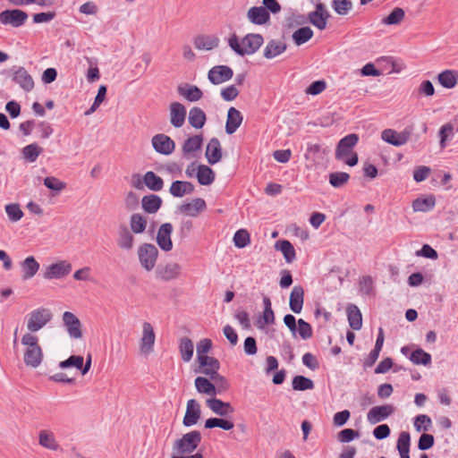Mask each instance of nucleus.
Segmentation results:
<instances>
[{
    "label": "nucleus",
    "mask_w": 458,
    "mask_h": 458,
    "mask_svg": "<svg viewBox=\"0 0 458 458\" xmlns=\"http://www.w3.org/2000/svg\"><path fill=\"white\" fill-rule=\"evenodd\" d=\"M264 43V38L259 33L246 34L239 41L236 34H233L228 39L231 49L241 56L255 54Z\"/></svg>",
    "instance_id": "1"
},
{
    "label": "nucleus",
    "mask_w": 458,
    "mask_h": 458,
    "mask_svg": "<svg viewBox=\"0 0 458 458\" xmlns=\"http://www.w3.org/2000/svg\"><path fill=\"white\" fill-rule=\"evenodd\" d=\"M21 344L26 346L23 360L26 366L38 368L43 360V352L38 344V338L30 333L21 338Z\"/></svg>",
    "instance_id": "2"
},
{
    "label": "nucleus",
    "mask_w": 458,
    "mask_h": 458,
    "mask_svg": "<svg viewBox=\"0 0 458 458\" xmlns=\"http://www.w3.org/2000/svg\"><path fill=\"white\" fill-rule=\"evenodd\" d=\"M202 439L198 430H192L184 434L181 438L174 441L173 451L176 454H191L197 449Z\"/></svg>",
    "instance_id": "3"
},
{
    "label": "nucleus",
    "mask_w": 458,
    "mask_h": 458,
    "mask_svg": "<svg viewBox=\"0 0 458 458\" xmlns=\"http://www.w3.org/2000/svg\"><path fill=\"white\" fill-rule=\"evenodd\" d=\"M413 130V125L406 126L402 131H396L393 129H385L381 132V139L394 147H401L409 141Z\"/></svg>",
    "instance_id": "4"
},
{
    "label": "nucleus",
    "mask_w": 458,
    "mask_h": 458,
    "mask_svg": "<svg viewBox=\"0 0 458 458\" xmlns=\"http://www.w3.org/2000/svg\"><path fill=\"white\" fill-rule=\"evenodd\" d=\"M52 313L48 309L38 308L28 315L27 328L30 332H38L43 328L51 319Z\"/></svg>",
    "instance_id": "5"
},
{
    "label": "nucleus",
    "mask_w": 458,
    "mask_h": 458,
    "mask_svg": "<svg viewBox=\"0 0 458 458\" xmlns=\"http://www.w3.org/2000/svg\"><path fill=\"white\" fill-rule=\"evenodd\" d=\"M72 268L69 261L60 260L47 266L43 272V277L47 280L63 279L71 273Z\"/></svg>",
    "instance_id": "6"
},
{
    "label": "nucleus",
    "mask_w": 458,
    "mask_h": 458,
    "mask_svg": "<svg viewBox=\"0 0 458 458\" xmlns=\"http://www.w3.org/2000/svg\"><path fill=\"white\" fill-rule=\"evenodd\" d=\"M154 150L161 155L169 156L175 149L174 140L165 133H157L151 139Z\"/></svg>",
    "instance_id": "7"
},
{
    "label": "nucleus",
    "mask_w": 458,
    "mask_h": 458,
    "mask_svg": "<svg viewBox=\"0 0 458 458\" xmlns=\"http://www.w3.org/2000/svg\"><path fill=\"white\" fill-rule=\"evenodd\" d=\"M11 77L24 91L30 92L34 88V81L28 71L21 66H13L11 69Z\"/></svg>",
    "instance_id": "8"
},
{
    "label": "nucleus",
    "mask_w": 458,
    "mask_h": 458,
    "mask_svg": "<svg viewBox=\"0 0 458 458\" xmlns=\"http://www.w3.org/2000/svg\"><path fill=\"white\" fill-rule=\"evenodd\" d=\"M28 19V14L20 9L4 10L0 13V23L10 24L14 28L21 27Z\"/></svg>",
    "instance_id": "9"
},
{
    "label": "nucleus",
    "mask_w": 458,
    "mask_h": 458,
    "mask_svg": "<svg viewBox=\"0 0 458 458\" xmlns=\"http://www.w3.org/2000/svg\"><path fill=\"white\" fill-rule=\"evenodd\" d=\"M359 137L355 133H351L342 138L335 149V158L344 160V157L352 154L353 147L358 143Z\"/></svg>",
    "instance_id": "10"
},
{
    "label": "nucleus",
    "mask_w": 458,
    "mask_h": 458,
    "mask_svg": "<svg viewBox=\"0 0 458 458\" xmlns=\"http://www.w3.org/2000/svg\"><path fill=\"white\" fill-rule=\"evenodd\" d=\"M233 76V71L227 65H216L212 67L208 73V81L214 85L228 81Z\"/></svg>",
    "instance_id": "11"
},
{
    "label": "nucleus",
    "mask_w": 458,
    "mask_h": 458,
    "mask_svg": "<svg viewBox=\"0 0 458 458\" xmlns=\"http://www.w3.org/2000/svg\"><path fill=\"white\" fill-rule=\"evenodd\" d=\"M310 22L320 30H323L327 27V20L330 18V14L327 10L326 6L322 3H316V9L309 13Z\"/></svg>",
    "instance_id": "12"
},
{
    "label": "nucleus",
    "mask_w": 458,
    "mask_h": 458,
    "mask_svg": "<svg viewBox=\"0 0 458 458\" xmlns=\"http://www.w3.org/2000/svg\"><path fill=\"white\" fill-rule=\"evenodd\" d=\"M199 369L196 372L201 373L211 378L218 373L220 369L219 360L212 356L198 357Z\"/></svg>",
    "instance_id": "13"
},
{
    "label": "nucleus",
    "mask_w": 458,
    "mask_h": 458,
    "mask_svg": "<svg viewBox=\"0 0 458 458\" xmlns=\"http://www.w3.org/2000/svg\"><path fill=\"white\" fill-rule=\"evenodd\" d=\"M63 321L72 338L79 339L82 336L81 321L73 313L65 311L63 315Z\"/></svg>",
    "instance_id": "14"
},
{
    "label": "nucleus",
    "mask_w": 458,
    "mask_h": 458,
    "mask_svg": "<svg viewBox=\"0 0 458 458\" xmlns=\"http://www.w3.org/2000/svg\"><path fill=\"white\" fill-rule=\"evenodd\" d=\"M394 412V407L391 404L375 406L369 411L367 420L370 424H376L385 420Z\"/></svg>",
    "instance_id": "15"
},
{
    "label": "nucleus",
    "mask_w": 458,
    "mask_h": 458,
    "mask_svg": "<svg viewBox=\"0 0 458 458\" xmlns=\"http://www.w3.org/2000/svg\"><path fill=\"white\" fill-rule=\"evenodd\" d=\"M173 233V225L171 223H165L160 225L157 235V242L161 250L169 251L173 249V242L171 234Z\"/></svg>",
    "instance_id": "16"
},
{
    "label": "nucleus",
    "mask_w": 458,
    "mask_h": 458,
    "mask_svg": "<svg viewBox=\"0 0 458 458\" xmlns=\"http://www.w3.org/2000/svg\"><path fill=\"white\" fill-rule=\"evenodd\" d=\"M170 123L174 128H181L186 118V107L179 102H173L169 106Z\"/></svg>",
    "instance_id": "17"
},
{
    "label": "nucleus",
    "mask_w": 458,
    "mask_h": 458,
    "mask_svg": "<svg viewBox=\"0 0 458 458\" xmlns=\"http://www.w3.org/2000/svg\"><path fill=\"white\" fill-rule=\"evenodd\" d=\"M200 406L195 399H191L187 402L186 412L182 420L185 427H191L195 425L200 418Z\"/></svg>",
    "instance_id": "18"
},
{
    "label": "nucleus",
    "mask_w": 458,
    "mask_h": 458,
    "mask_svg": "<svg viewBox=\"0 0 458 458\" xmlns=\"http://www.w3.org/2000/svg\"><path fill=\"white\" fill-rule=\"evenodd\" d=\"M247 19L252 24L264 25L269 22L270 14L263 6H253L248 10Z\"/></svg>",
    "instance_id": "19"
},
{
    "label": "nucleus",
    "mask_w": 458,
    "mask_h": 458,
    "mask_svg": "<svg viewBox=\"0 0 458 458\" xmlns=\"http://www.w3.org/2000/svg\"><path fill=\"white\" fill-rule=\"evenodd\" d=\"M206 208V202L203 199L196 198L190 203H184L178 207V211L189 216H197Z\"/></svg>",
    "instance_id": "20"
},
{
    "label": "nucleus",
    "mask_w": 458,
    "mask_h": 458,
    "mask_svg": "<svg viewBox=\"0 0 458 458\" xmlns=\"http://www.w3.org/2000/svg\"><path fill=\"white\" fill-rule=\"evenodd\" d=\"M181 267L177 263H170L165 266H159L156 270L157 278L170 281L180 275Z\"/></svg>",
    "instance_id": "21"
},
{
    "label": "nucleus",
    "mask_w": 458,
    "mask_h": 458,
    "mask_svg": "<svg viewBox=\"0 0 458 458\" xmlns=\"http://www.w3.org/2000/svg\"><path fill=\"white\" fill-rule=\"evenodd\" d=\"M207 405L214 413L219 416H227L234 412V409L230 403L223 402L217 398L208 399Z\"/></svg>",
    "instance_id": "22"
},
{
    "label": "nucleus",
    "mask_w": 458,
    "mask_h": 458,
    "mask_svg": "<svg viewBox=\"0 0 458 458\" xmlns=\"http://www.w3.org/2000/svg\"><path fill=\"white\" fill-rule=\"evenodd\" d=\"M206 157L208 164L215 165L222 158V148L217 138H212L208 143L206 149Z\"/></svg>",
    "instance_id": "23"
},
{
    "label": "nucleus",
    "mask_w": 458,
    "mask_h": 458,
    "mask_svg": "<svg viewBox=\"0 0 458 458\" xmlns=\"http://www.w3.org/2000/svg\"><path fill=\"white\" fill-rule=\"evenodd\" d=\"M304 301V290L301 285L293 286L289 300V306L293 312L301 313Z\"/></svg>",
    "instance_id": "24"
},
{
    "label": "nucleus",
    "mask_w": 458,
    "mask_h": 458,
    "mask_svg": "<svg viewBox=\"0 0 458 458\" xmlns=\"http://www.w3.org/2000/svg\"><path fill=\"white\" fill-rule=\"evenodd\" d=\"M286 44L280 39H271L264 48L263 55L267 59H273L286 50Z\"/></svg>",
    "instance_id": "25"
},
{
    "label": "nucleus",
    "mask_w": 458,
    "mask_h": 458,
    "mask_svg": "<svg viewBox=\"0 0 458 458\" xmlns=\"http://www.w3.org/2000/svg\"><path fill=\"white\" fill-rule=\"evenodd\" d=\"M242 115L235 107H230L227 112L225 131L227 134L234 133L242 122Z\"/></svg>",
    "instance_id": "26"
},
{
    "label": "nucleus",
    "mask_w": 458,
    "mask_h": 458,
    "mask_svg": "<svg viewBox=\"0 0 458 458\" xmlns=\"http://www.w3.org/2000/svg\"><path fill=\"white\" fill-rule=\"evenodd\" d=\"M40 265L33 256L27 257L21 262L22 279L29 280L32 278L39 270Z\"/></svg>",
    "instance_id": "27"
},
{
    "label": "nucleus",
    "mask_w": 458,
    "mask_h": 458,
    "mask_svg": "<svg viewBox=\"0 0 458 458\" xmlns=\"http://www.w3.org/2000/svg\"><path fill=\"white\" fill-rule=\"evenodd\" d=\"M194 189V185L191 182L174 181L170 186L169 192L174 197L182 198L186 194L192 193Z\"/></svg>",
    "instance_id": "28"
},
{
    "label": "nucleus",
    "mask_w": 458,
    "mask_h": 458,
    "mask_svg": "<svg viewBox=\"0 0 458 458\" xmlns=\"http://www.w3.org/2000/svg\"><path fill=\"white\" fill-rule=\"evenodd\" d=\"M134 237L126 225H121L118 231L117 245L123 250H131Z\"/></svg>",
    "instance_id": "29"
},
{
    "label": "nucleus",
    "mask_w": 458,
    "mask_h": 458,
    "mask_svg": "<svg viewBox=\"0 0 458 458\" xmlns=\"http://www.w3.org/2000/svg\"><path fill=\"white\" fill-rule=\"evenodd\" d=\"M439 84L445 89H454L458 82V72L445 70L437 75Z\"/></svg>",
    "instance_id": "30"
},
{
    "label": "nucleus",
    "mask_w": 458,
    "mask_h": 458,
    "mask_svg": "<svg viewBox=\"0 0 458 458\" xmlns=\"http://www.w3.org/2000/svg\"><path fill=\"white\" fill-rule=\"evenodd\" d=\"M346 311L349 326L353 330H360L362 327V316L359 308L354 304H349Z\"/></svg>",
    "instance_id": "31"
},
{
    "label": "nucleus",
    "mask_w": 458,
    "mask_h": 458,
    "mask_svg": "<svg viewBox=\"0 0 458 458\" xmlns=\"http://www.w3.org/2000/svg\"><path fill=\"white\" fill-rule=\"evenodd\" d=\"M189 123L195 129H201L207 121L205 112L198 106L192 107L189 112Z\"/></svg>",
    "instance_id": "32"
},
{
    "label": "nucleus",
    "mask_w": 458,
    "mask_h": 458,
    "mask_svg": "<svg viewBox=\"0 0 458 458\" xmlns=\"http://www.w3.org/2000/svg\"><path fill=\"white\" fill-rule=\"evenodd\" d=\"M219 44V39L215 36L200 35L195 38L194 46L199 50H212Z\"/></svg>",
    "instance_id": "33"
},
{
    "label": "nucleus",
    "mask_w": 458,
    "mask_h": 458,
    "mask_svg": "<svg viewBox=\"0 0 458 458\" xmlns=\"http://www.w3.org/2000/svg\"><path fill=\"white\" fill-rule=\"evenodd\" d=\"M178 93L184 97L190 102H196L203 97L202 90L195 85H188L187 87L179 86Z\"/></svg>",
    "instance_id": "34"
},
{
    "label": "nucleus",
    "mask_w": 458,
    "mask_h": 458,
    "mask_svg": "<svg viewBox=\"0 0 458 458\" xmlns=\"http://www.w3.org/2000/svg\"><path fill=\"white\" fill-rule=\"evenodd\" d=\"M203 138L201 135L189 137L182 144V153L185 157L201 148Z\"/></svg>",
    "instance_id": "35"
},
{
    "label": "nucleus",
    "mask_w": 458,
    "mask_h": 458,
    "mask_svg": "<svg viewBox=\"0 0 458 458\" xmlns=\"http://www.w3.org/2000/svg\"><path fill=\"white\" fill-rule=\"evenodd\" d=\"M197 179L200 185H210L215 181V173L209 166L199 165L197 168Z\"/></svg>",
    "instance_id": "36"
},
{
    "label": "nucleus",
    "mask_w": 458,
    "mask_h": 458,
    "mask_svg": "<svg viewBox=\"0 0 458 458\" xmlns=\"http://www.w3.org/2000/svg\"><path fill=\"white\" fill-rule=\"evenodd\" d=\"M276 249L280 250L285 261L287 263H292L296 258V252L293 246V244L287 240H280L276 242Z\"/></svg>",
    "instance_id": "37"
},
{
    "label": "nucleus",
    "mask_w": 458,
    "mask_h": 458,
    "mask_svg": "<svg viewBox=\"0 0 458 458\" xmlns=\"http://www.w3.org/2000/svg\"><path fill=\"white\" fill-rule=\"evenodd\" d=\"M195 387L199 394L209 395L216 394V386L209 381L207 377H198L195 378Z\"/></svg>",
    "instance_id": "38"
},
{
    "label": "nucleus",
    "mask_w": 458,
    "mask_h": 458,
    "mask_svg": "<svg viewBox=\"0 0 458 458\" xmlns=\"http://www.w3.org/2000/svg\"><path fill=\"white\" fill-rule=\"evenodd\" d=\"M38 443L43 447L55 451L59 448V445L57 444L53 432L48 430H41L38 434Z\"/></svg>",
    "instance_id": "39"
},
{
    "label": "nucleus",
    "mask_w": 458,
    "mask_h": 458,
    "mask_svg": "<svg viewBox=\"0 0 458 458\" xmlns=\"http://www.w3.org/2000/svg\"><path fill=\"white\" fill-rule=\"evenodd\" d=\"M179 351L184 362H189L193 356L194 345L189 337H182L179 342Z\"/></svg>",
    "instance_id": "40"
},
{
    "label": "nucleus",
    "mask_w": 458,
    "mask_h": 458,
    "mask_svg": "<svg viewBox=\"0 0 458 458\" xmlns=\"http://www.w3.org/2000/svg\"><path fill=\"white\" fill-rule=\"evenodd\" d=\"M436 199L434 196L418 198L412 202V208L415 212H428L434 208Z\"/></svg>",
    "instance_id": "41"
},
{
    "label": "nucleus",
    "mask_w": 458,
    "mask_h": 458,
    "mask_svg": "<svg viewBox=\"0 0 458 458\" xmlns=\"http://www.w3.org/2000/svg\"><path fill=\"white\" fill-rule=\"evenodd\" d=\"M404 17V10L401 7H394L387 16L381 20V23L387 26L399 25Z\"/></svg>",
    "instance_id": "42"
},
{
    "label": "nucleus",
    "mask_w": 458,
    "mask_h": 458,
    "mask_svg": "<svg viewBox=\"0 0 458 458\" xmlns=\"http://www.w3.org/2000/svg\"><path fill=\"white\" fill-rule=\"evenodd\" d=\"M145 187L150 191H160L164 188V180L154 172L145 173Z\"/></svg>",
    "instance_id": "43"
},
{
    "label": "nucleus",
    "mask_w": 458,
    "mask_h": 458,
    "mask_svg": "<svg viewBox=\"0 0 458 458\" xmlns=\"http://www.w3.org/2000/svg\"><path fill=\"white\" fill-rule=\"evenodd\" d=\"M409 360L413 364L424 366L430 365L432 360L431 355L428 352L422 350L421 348H418L415 351H413L409 355Z\"/></svg>",
    "instance_id": "44"
},
{
    "label": "nucleus",
    "mask_w": 458,
    "mask_h": 458,
    "mask_svg": "<svg viewBox=\"0 0 458 458\" xmlns=\"http://www.w3.org/2000/svg\"><path fill=\"white\" fill-rule=\"evenodd\" d=\"M162 199L156 194L145 195V213L156 214L161 208Z\"/></svg>",
    "instance_id": "45"
},
{
    "label": "nucleus",
    "mask_w": 458,
    "mask_h": 458,
    "mask_svg": "<svg viewBox=\"0 0 458 458\" xmlns=\"http://www.w3.org/2000/svg\"><path fill=\"white\" fill-rule=\"evenodd\" d=\"M42 151L43 148L39 147L37 143H31L25 146L22 148L21 154L26 161L33 163L37 160V158L39 157Z\"/></svg>",
    "instance_id": "46"
},
{
    "label": "nucleus",
    "mask_w": 458,
    "mask_h": 458,
    "mask_svg": "<svg viewBox=\"0 0 458 458\" xmlns=\"http://www.w3.org/2000/svg\"><path fill=\"white\" fill-rule=\"evenodd\" d=\"M158 256V250L153 244L145 243V269L151 270Z\"/></svg>",
    "instance_id": "47"
},
{
    "label": "nucleus",
    "mask_w": 458,
    "mask_h": 458,
    "mask_svg": "<svg viewBox=\"0 0 458 458\" xmlns=\"http://www.w3.org/2000/svg\"><path fill=\"white\" fill-rule=\"evenodd\" d=\"M313 37V30L310 27H301L293 34V40L295 45L301 46Z\"/></svg>",
    "instance_id": "48"
},
{
    "label": "nucleus",
    "mask_w": 458,
    "mask_h": 458,
    "mask_svg": "<svg viewBox=\"0 0 458 458\" xmlns=\"http://www.w3.org/2000/svg\"><path fill=\"white\" fill-rule=\"evenodd\" d=\"M293 389L296 391L311 390L314 388V382L304 376H295L292 382Z\"/></svg>",
    "instance_id": "49"
},
{
    "label": "nucleus",
    "mask_w": 458,
    "mask_h": 458,
    "mask_svg": "<svg viewBox=\"0 0 458 458\" xmlns=\"http://www.w3.org/2000/svg\"><path fill=\"white\" fill-rule=\"evenodd\" d=\"M454 135V127L451 123H446L442 125L438 131V136L440 138V147L441 148H445L446 147V141L452 140Z\"/></svg>",
    "instance_id": "50"
},
{
    "label": "nucleus",
    "mask_w": 458,
    "mask_h": 458,
    "mask_svg": "<svg viewBox=\"0 0 458 458\" xmlns=\"http://www.w3.org/2000/svg\"><path fill=\"white\" fill-rule=\"evenodd\" d=\"M233 241L235 247L242 249L250 243V235L246 229H239L235 232Z\"/></svg>",
    "instance_id": "51"
},
{
    "label": "nucleus",
    "mask_w": 458,
    "mask_h": 458,
    "mask_svg": "<svg viewBox=\"0 0 458 458\" xmlns=\"http://www.w3.org/2000/svg\"><path fill=\"white\" fill-rule=\"evenodd\" d=\"M350 174L345 172H334L329 174V183L334 188H340L347 183Z\"/></svg>",
    "instance_id": "52"
},
{
    "label": "nucleus",
    "mask_w": 458,
    "mask_h": 458,
    "mask_svg": "<svg viewBox=\"0 0 458 458\" xmlns=\"http://www.w3.org/2000/svg\"><path fill=\"white\" fill-rule=\"evenodd\" d=\"M44 185L58 194L66 188V183L55 176H47L44 179Z\"/></svg>",
    "instance_id": "53"
},
{
    "label": "nucleus",
    "mask_w": 458,
    "mask_h": 458,
    "mask_svg": "<svg viewBox=\"0 0 458 458\" xmlns=\"http://www.w3.org/2000/svg\"><path fill=\"white\" fill-rule=\"evenodd\" d=\"M332 8L339 15H346L352 9L351 0H333Z\"/></svg>",
    "instance_id": "54"
},
{
    "label": "nucleus",
    "mask_w": 458,
    "mask_h": 458,
    "mask_svg": "<svg viewBox=\"0 0 458 458\" xmlns=\"http://www.w3.org/2000/svg\"><path fill=\"white\" fill-rule=\"evenodd\" d=\"M60 369H68L74 367L78 369H81L83 366V357L80 355H72L68 359L60 361L58 364Z\"/></svg>",
    "instance_id": "55"
},
{
    "label": "nucleus",
    "mask_w": 458,
    "mask_h": 458,
    "mask_svg": "<svg viewBox=\"0 0 458 458\" xmlns=\"http://www.w3.org/2000/svg\"><path fill=\"white\" fill-rule=\"evenodd\" d=\"M432 425V420L426 414H420L414 419V428L418 432L421 430L428 431Z\"/></svg>",
    "instance_id": "56"
},
{
    "label": "nucleus",
    "mask_w": 458,
    "mask_h": 458,
    "mask_svg": "<svg viewBox=\"0 0 458 458\" xmlns=\"http://www.w3.org/2000/svg\"><path fill=\"white\" fill-rule=\"evenodd\" d=\"M106 90L107 89L105 85H101L98 88V94L95 98V100H94L92 106L85 112V115H89L98 109V107L101 105V103L106 98Z\"/></svg>",
    "instance_id": "57"
},
{
    "label": "nucleus",
    "mask_w": 458,
    "mask_h": 458,
    "mask_svg": "<svg viewBox=\"0 0 458 458\" xmlns=\"http://www.w3.org/2000/svg\"><path fill=\"white\" fill-rule=\"evenodd\" d=\"M155 333L149 323L145 322V353L153 350Z\"/></svg>",
    "instance_id": "58"
},
{
    "label": "nucleus",
    "mask_w": 458,
    "mask_h": 458,
    "mask_svg": "<svg viewBox=\"0 0 458 458\" xmlns=\"http://www.w3.org/2000/svg\"><path fill=\"white\" fill-rule=\"evenodd\" d=\"M5 212L9 219L17 222L23 216V212L18 204H8L5 206Z\"/></svg>",
    "instance_id": "59"
},
{
    "label": "nucleus",
    "mask_w": 458,
    "mask_h": 458,
    "mask_svg": "<svg viewBox=\"0 0 458 458\" xmlns=\"http://www.w3.org/2000/svg\"><path fill=\"white\" fill-rule=\"evenodd\" d=\"M360 292L363 295L370 296L374 293L373 280L371 276H365L360 280Z\"/></svg>",
    "instance_id": "60"
},
{
    "label": "nucleus",
    "mask_w": 458,
    "mask_h": 458,
    "mask_svg": "<svg viewBox=\"0 0 458 458\" xmlns=\"http://www.w3.org/2000/svg\"><path fill=\"white\" fill-rule=\"evenodd\" d=\"M410 445H411L410 433L407 431L401 432L398 437L397 445H396L398 452L410 451Z\"/></svg>",
    "instance_id": "61"
},
{
    "label": "nucleus",
    "mask_w": 458,
    "mask_h": 458,
    "mask_svg": "<svg viewBox=\"0 0 458 458\" xmlns=\"http://www.w3.org/2000/svg\"><path fill=\"white\" fill-rule=\"evenodd\" d=\"M298 332L300 336L304 340L312 336L311 326L302 318L298 319Z\"/></svg>",
    "instance_id": "62"
},
{
    "label": "nucleus",
    "mask_w": 458,
    "mask_h": 458,
    "mask_svg": "<svg viewBox=\"0 0 458 458\" xmlns=\"http://www.w3.org/2000/svg\"><path fill=\"white\" fill-rule=\"evenodd\" d=\"M210 380L214 381V385L216 387V394H221L224 391H226L229 388V383L227 379L217 373L214 377H211Z\"/></svg>",
    "instance_id": "63"
},
{
    "label": "nucleus",
    "mask_w": 458,
    "mask_h": 458,
    "mask_svg": "<svg viewBox=\"0 0 458 458\" xmlns=\"http://www.w3.org/2000/svg\"><path fill=\"white\" fill-rule=\"evenodd\" d=\"M435 443V438L432 435L424 433L422 434L418 442V448L421 451H426L430 449Z\"/></svg>",
    "instance_id": "64"
}]
</instances>
